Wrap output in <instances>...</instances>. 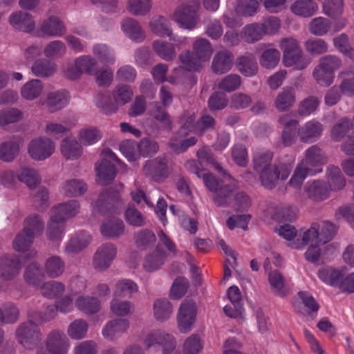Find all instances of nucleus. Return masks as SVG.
<instances>
[{
  "label": "nucleus",
  "mask_w": 354,
  "mask_h": 354,
  "mask_svg": "<svg viewBox=\"0 0 354 354\" xmlns=\"http://www.w3.org/2000/svg\"><path fill=\"white\" fill-rule=\"evenodd\" d=\"M280 47L283 52V63L286 67L295 66L297 70H304L310 64V59L304 55L299 43L292 37L281 39Z\"/></svg>",
  "instance_id": "nucleus-1"
},
{
  "label": "nucleus",
  "mask_w": 354,
  "mask_h": 354,
  "mask_svg": "<svg viewBox=\"0 0 354 354\" xmlns=\"http://www.w3.org/2000/svg\"><path fill=\"white\" fill-rule=\"evenodd\" d=\"M338 227L333 223L324 221L321 223L314 222L303 234L301 247L310 242L317 241V243L326 244L330 241L337 234Z\"/></svg>",
  "instance_id": "nucleus-2"
},
{
  "label": "nucleus",
  "mask_w": 354,
  "mask_h": 354,
  "mask_svg": "<svg viewBox=\"0 0 354 354\" xmlns=\"http://www.w3.org/2000/svg\"><path fill=\"white\" fill-rule=\"evenodd\" d=\"M16 337L18 342L25 348L31 349L41 341L42 334L39 326L30 320L21 324L17 327Z\"/></svg>",
  "instance_id": "nucleus-3"
},
{
  "label": "nucleus",
  "mask_w": 354,
  "mask_h": 354,
  "mask_svg": "<svg viewBox=\"0 0 354 354\" xmlns=\"http://www.w3.org/2000/svg\"><path fill=\"white\" fill-rule=\"evenodd\" d=\"M292 167L290 165L279 164L273 165L259 173L261 185L268 189L277 186L279 179L286 180L290 174Z\"/></svg>",
  "instance_id": "nucleus-4"
},
{
  "label": "nucleus",
  "mask_w": 354,
  "mask_h": 354,
  "mask_svg": "<svg viewBox=\"0 0 354 354\" xmlns=\"http://www.w3.org/2000/svg\"><path fill=\"white\" fill-rule=\"evenodd\" d=\"M46 346V349L39 348L37 354H66L68 348V340L64 333L53 330L48 335Z\"/></svg>",
  "instance_id": "nucleus-5"
},
{
  "label": "nucleus",
  "mask_w": 354,
  "mask_h": 354,
  "mask_svg": "<svg viewBox=\"0 0 354 354\" xmlns=\"http://www.w3.org/2000/svg\"><path fill=\"white\" fill-rule=\"evenodd\" d=\"M198 7V3L192 5L183 4L178 7L174 12L176 21L183 28L189 30L194 28L199 17L197 13Z\"/></svg>",
  "instance_id": "nucleus-6"
},
{
  "label": "nucleus",
  "mask_w": 354,
  "mask_h": 354,
  "mask_svg": "<svg viewBox=\"0 0 354 354\" xmlns=\"http://www.w3.org/2000/svg\"><path fill=\"white\" fill-rule=\"evenodd\" d=\"M22 263L19 256L8 254L0 257V277L5 281H10L19 274Z\"/></svg>",
  "instance_id": "nucleus-7"
},
{
  "label": "nucleus",
  "mask_w": 354,
  "mask_h": 354,
  "mask_svg": "<svg viewBox=\"0 0 354 354\" xmlns=\"http://www.w3.org/2000/svg\"><path fill=\"white\" fill-rule=\"evenodd\" d=\"M196 315V304L192 300H185L180 306L178 323L182 333H188L195 322Z\"/></svg>",
  "instance_id": "nucleus-8"
},
{
  "label": "nucleus",
  "mask_w": 354,
  "mask_h": 354,
  "mask_svg": "<svg viewBox=\"0 0 354 354\" xmlns=\"http://www.w3.org/2000/svg\"><path fill=\"white\" fill-rule=\"evenodd\" d=\"M28 153L35 160H43L50 157L55 150L52 140L40 138L32 140L28 145Z\"/></svg>",
  "instance_id": "nucleus-9"
},
{
  "label": "nucleus",
  "mask_w": 354,
  "mask_h": 354,
  "mask_svg": "<svg viewBox=\"0 0 354 354\" xmlns=\"http://www.w3.org/2000/svg\"><path fill=\"white\" fill-rule=\"evenodd\" d=\"M168 162L165 157H157L148 160L142 169L145 176L155 181H160L167 176Z\"/></svg>",
  "instance_id": "nucleus-10"
},
{
  "label": "nucleus",
  "mask_w": 354,
  "mask_h": 354,
  "mask_svg": "<svg viewBox=\"0 0 354 354\" xmlns=\"http://www.w3.org/2000/svg\"><path fill=\"white\" fill-rule=\"evenodd\" d=\"M117 253L116 247L110 243L101 245L93 256V266L99 270L107 269Z\"/></svg>",
  "instance_id": "nucleus-11"
},
{
  "label": "nucleus",
  "mask_w": 354,
  "mask_h": 354,
  "mask_svg": "<svg viewBox=\"0 0 354 354\" xmlns=\"http://www.w3.org/2000/svg\"><path fill=\"white\" fill-rule=\"evenodd\" d=\"M21 137L14 136L0 143V160L3 162H12L19 154L20 147L23 145Z\"/></svg>",
  "instance_id": "nucleus-12"
},
{
  "label": "nucleus",
  "mask_w": 354,
  "mask_h": 354,
  "mask_svg": "<svg viewBox=\"0 0 354 354\" xmlns=\"http://www.w3.org/2000/svg\"><path fill=\"white\" fill-rule=\"evenodd\" d=\"M145 344L147 348L155 345L161 346L164 354H170L176 346L171 335L160 331L149 335L145 339Z\"/></svg>",
  "instance_id": "nucleus-13"
},
{
  "label": "nucleus",
  "mask_w": 354,
  "mask_h": 354,
  "mask_svg": "<svg viewBox=\"0 0 354 354\" xmlns=\"http://www.w3.org/2000/svg\"><path fill=\"white\" fill-rule=\"evenodd\" d=\"M272 44H259L256 47L258 52L262 51L259 57L260 64L266 68H272L275 67L280 59V52L272 47Z\"/></svg>",
  "instance_id": "nucleus-14"
},
{
  "label": "nucleus",
  "mask_w": 354,
  "mask_h": 354,
  "mask_svg": "<svg viewBox=\"0 0 354 354\" xmlns=\"http://www.w3.org/2000/svg\"><path fill=\"white\" fill-rule=\"evenodd\" d=\"M120 201V192L114 188H109L100 194L96 205L102 214L106 212H114V206Z\"/></svg>",
  "instance_id": "nucleus-15"
},
{
  "label": "nucleus",
  "mask_w": 354,
  "mask_h": 354,
  "mask_svg": "<svg viewBox=\"0 0 354 354\" xmlns=\"http://www.w3.org/2000/svg\"><path fill=\"white\" fill-rule=\"evenodd\" d=\"M322 124L317 121H308L298 129V136L302 142H313L321 135Z\"/></svg>",
  "instance_id": "nucleus-16"
},
{
  "label": "nucleus",
  "mask_w": 354,
  "mask_h": 354,
  "mask_svg": "<svg viewBox=\"0 0 354 354\" xmlns=\"http://www.w3.org/2000/svg\"><path fill=\"white\" fill-rule=\"evenodd\" d=\"M296 101V91L292 86L283 87L274 100V106L279 111H289Z\"/></svg>",
  "instance_id": "nucleus-17"
},
{
  "label": "nucleus",
  "mask_w": 354,
  "mask_h": 354,
  "mask_svg": "<svg viewBox=\"0 0 354 354\" xmlns=\"http://www.w3.org/2000/svg\"><path fill=\"white\" fill-rule=\"evenodd\" d=\"M70 99L68 92L58 91L48 93L44 104L50 113L57 111L66 106Z\"/></svg>",
  "instance_id": "nucleus-18"
},
{
  "label": "nucleus",
  "mask_w": 354,
  "mask_h": 354,
  "mask_svg": "<svg viewBox=\"0 0 354 354\" xmlns=\"http://www.w3.org/2000/svg\"><path fill=\"white\" fill-rule=\"evenodd\" d=\"M236 186L234 183L223 184L213 194L212 200L218 207H228L233 201Z\"/></svg>",
  "instance_id": "nucleus-19"
},
{
  "label": "nucleus",
  "mask_w": 354,
  "mask_h": 354,
  "mask_svg": "<svg viewBox=\"0 0 354 354\" xmlns=\"http://www.w3.org/2000/svg\"><path fill=\"white\" fill-rule=\"evenodd\" d=\"M328 158L325 152L317 145L309 147L305 153V158L301 163H304L310 168L326 165Z\"/></svg>",
  "instance_id": "nucleus-20"
},
{
  "label": "nucleus",
  "mask_w": 354,
  "mask_h": 354,
  "mask_svg": "<svg viewBox=\"0 0 354 354\" xmlns=\"http://www.w3.org/2000/svg\"><path fill=\"white\" fill-rule=\"evenodd\" d=\"M150 30L159 37L167 36L169 40L176 41L177 39L173 35L169 21L163 16L153 17L149 22Z\"/></svg>",
  "instance_id": "nucleus-21"
},
{
  "label": "nucleus",
  "mask_w": 354,
  "mask_h": 354,
  "mask_svg": "<svg viewBox=\"0 0 354 354\" xmlns=\"http://www.w3.org/2000/svg\"><path fill=\"white\" fill-rule=\"evenodd\" d=\"M232 63V53L227 50H221L215 55L212 68L215 73L223 74L230 70Z\"/></svg>",
  "instance_id": "nucleus-22"
},
{
  "label": "nucleus",
  "mask_w": 354,
  "mask_h": 354,
  "mask_svg": "<svg viewBox=\"0 0 354 354\" xmlns=\"http://www.w3.org/2000/svg\"><path fill=\"white\" fill-rule=\"evenodd\" d=\"M238 71L245 77H252L258 72V64L254 56L251 53H245L236 59Z\"/></svg>",
  "instance_id": "nucleus-23"
},
{
  "label": "nucleus",
  "mask_w": 354,
  "mask_h": 354,
  "mask_svg": "<svg viewBox=\"0 0 354 354\" xmlns=\"http://www.w3.org/2000/svg\"><path fill=\"white\" fill-rule=\"evenodd\" d=\"M60 149L62 154L67 160H76L82 154L81 144L73 138L67 137L63 139Z\"/></svg>",
  "instance_id": "nucleus-24"
},
{
  "label": "nucleus",
  "mask_w": 354,
  "mask_h": 354,
  "mask_svg": "<svg viewBox=\"0 0 354 354\" xmlns=\"http://www.w3.org/2000/svg\"><path fill=\"white\" fill-rule=\"evenodd\" d=\"M41 30L50 37L62 36L66 33V28L58 17L50 16L42 22Z\"/></svg>",
  "instance_id": "nucleus-25"
},
{
  "label": "nucleus",
  "mask_w": 354,
  "mask_h": 354,
  "mask_svg": "<svg viewBox=\"0 0 354 354\" xmlns=\"http://www.w3.org/2000/svg\"><path fill=\"white\" fill-rule=\"evenodd\" d=\"M129 326V322L127 319H115L107 323L103 329V335L106 338L113 340L126 332Z\"/></svg>",
  "instance_id": "nucleus-26"
},
{
  "label": "nucleus",
  "mask_w": 354,
  "mask_h": 354,
  "mask_svg": "<svg viewBox=\"0 0 354 354\" xmlns=\"http://www.w3.org/2000/svg\"><path fill=\"white\" fill-rule=\"evenodd\" d=\"M122 28L133 41L141 42L145 38V34L139 22L133 18H127L122 22Z\"/></svg>",
  "instance_id": "nucleus-27"
},
{
  "label": "nucleus",
  "mask_w": 354,
  "mask_h": 354,
  "mask_svg": "<svg viewBox=\"0 0 354 354\" xmlns=\"http://www.w3.org/2000/svg\"><path fill=\"white\" fill-rule=\"evenodd\" d=\"M9 21L17 29L24 32H30L35 28L32 16L23 11H19L10 15Z\"/></svg>",
  "instance_id": "nucleus-28"
},
{
  "label": "nucleus",
  "mask_w": 354,
  "mask_h": 354,
  "mask_svg": "<svg viewBox=\"0 0 354 354\" xmlns=\"http://www.w3.org/2000/svg\"><path fill=\"white\" fill-rule=\"evenodd\" d=\"M100 232L106 238L117 239L124 234V224L119 218L110 219L101 225Z\"/></svg>",
  "instance_id": "nucleus-29"
},
{
  "label": "nucleus",
  "mask_w": 354,
  "mask_h": 354,
  "mask_svg": "<svg viewBox=\"0 0 354 354\" xmlns=\"http://www.w3.org/2000/svg\"><path fill=\"white\" fill-rule=\"evenodd\" d=\"M64 221L62 216L53 212L46 230L47 236L50 241H56L62 238L64 232Z\"/></svg>",
  "instance_id": "nucleus-30"
},
{
  "label": "nucleus",
  "mask_w": 354,
  "mask_h": 354,
  "mask_svg": "<svg viewBox=\"0 0 354 354\" xmlns=\"http://www.w3.org/2000/svg\"><path fill=\"white\" fill-rule=\"evenodd\" d=\"M306 191L308 197L315 201L325 200L328 196V186L322 180L308 183L306 185Z\"/></svg>",
  "instance_id": "nucleus-31"
},
{
  "label": "nucleus",
  "mask_w": 354,
  "mask_h": 354,
  "mask_svg": "<svg viewBox=\"0 0 354 354\" xmlns=\"http://www.w3.org/2000/svg\"><path fill=\"white\" fill-rule=\"evenodd\" d=\"M290 10L298 16L309 17L317 12L318 6L313 0H297L291 5Z\"/></svg>",
  "instance_id": "nucleus-32"
},
{
  "label": "nucleus",
  "mask_w": 354,
  "mask_h": 354,
  "mask_svg": "<svg viewBox=\"0 0 354 354\" xmlns=\"http://www.w3.org/2000/svg\"><path fill=\"white\" fill-rule=\"evenodd\" d=\"M57 64L47 59H39L32 66V73L41 77H48L57 71Z\"/></svg>",
  "instance_id": "nucleus-33"
},
{
  "label": "nucleus",
  "mask_w": 354,
  "mask_h": 354,
  "mask_svg": "<svg viewBox=\"0 0 354 354\" xmlns=\"http://www.w3.org/2000/svg\"><path fill=\"white\" fill-rule=\"evenodd\" d=\"M260 3L258 0H236L234 11L238 16L250 17L259 10Z\"/></svg>",
  "instance_id": "nucleus-34"
},
{
  "label": "nucleus",
  "mask_w": 354,
  "mask_h": 354,
  "mask_svg": "<svg viewBox=\"0 0 354 354\" xmlns=\"http://www.w3.org/2000/svg\"><path fill=\"white\" fill-rule=\"evenodd\" d=\"M151 114L160 124L161 128L167 131L172 130V121L168 113L158 102L152 103Z\"/></svg>",
  "instance_id": "nucleus-35"
},
{
  "label": "nucleus",
  "mask_w": 354,
  "mask_h": 354,
  "mask_svg": "<svg viewBox=\"0 0 354 354\" xmlns=\"http://www.w3.org/2000/svg\"><path fill=\"white\" fill-rule=\"evenodd\" d=\"M96 172L100 180L104 184L111 183L116 175L115 165L106 158L102 160L99 165H96Z\"/></svg>",
  "instance_id": "nucleus-36"
},
{
  "label": "nucleus",
  "mask_w": 354,
  "mask_h": 354,
  "mask_svg": "<svg viewBox=\"0 0 354 354\" xmlns=\"http://www.w3.org/2000/svg\"><path fill=\"white\" fill-rule=\"evenodd\" d=\"M156 54L165 61H172L176 56L174 44L166 41L156 40L152 44Z\"/></svg>",
  "instance_id": "nucleus-37"
},
{
  "label": "nucleus",
  "mask_w": 354,
  "mask_h": 354,
  "mask_svg": "<svg viewBox=\"0 0 354 354\" xmlns=\"http://www.w3.org/2000/svg\"><path fill=\"white\" fill-rule=\"evenodd\" d=\"M24 277L27 283L33 286H38L44 278L41 268L36 263H31L25 269Z\"/></svg>",
  "instance_id": "nucleus-38"
},
{
  "label": "nucleus",
  "mask_w": 354,
  "mask_h": 354,
  "mask_svg": "<svg viewBox=\"0 0 354 354\" xmlns=\"http://www.w3.org/2000/svg\"><path fill=\"white\" fill-rule=\"evenodd\" d=\"M44 222L37 214L30 215L24 220L23 230L30 233L35 238L39 236L44 231Z\"/></svg>",
  "instance_id": "nucleus-39"
},
{
  "label": "nucleus",
  "mask_w": 354,
  "mask_h": 354,
  "mask_svg": "<svg viewBox=\"0 0 354 354\" xmlns=\"http://www.w3.org/2000/svg\"><path fill=\"white\" fill-rule=\"evenodd\" d=\"M76 305L79 310L88 315L97 313L100 309V303L95 297H79L76 300Z\"/></svg>",
  "instance_id": "nucleus-40"
},
{
  "label": "nucleus",
  "mask_w": 354,
  "mask_h": 354,
  "mask_svg": "<svg viewBox=\"0 0 354 354\" xmlns=\"http://www.w3.org/2000/svg\"><path fill=\"white\" fill-rule=\"evenodd\" d=\"M321 171L322 169L316 170L304 165V163H300L295 170V172L289 181V184L292 187L299 188L307 176H311L316 172H319Z\"/></svg>",
  "instance_id": "nucleus-41"
},
{
  "label": "nucleus",
  "mask_w": 354,
  "mask_h": 354,
  "mask_svg": "<svg viewBox=\"0 0 354 354\" xmlns=\"http://www.w3.org/2000/svg\"><path fill=\"white\" fill-rule=\"evenodd\" d=\"M62 189L66 196L77 197L86 192L87 186L82 180L71 179L64 183Z\"/></svg>",
  "instance_id": "nucleus-42"
},
{
  "label": "nucleus",
  "mask_w": 354,
  "mask_h": 354,
  "mask_svg": "<svg viewBox=\"0 0 354 354\" xmlns=\"http://www.w3.org/2000/svg\"><path fill=\"white\" fill-rule=\"evenodd\" d=\"M43 84L39 80H32L26 82L21 89L22 97L28 100L38 97L43 91Z\"/></svg>",
  "instance_id": "nucleus-43"
},
{
  "label": "nucleus",
  "mask_w": 354,
  "mask_h": 354,
  "mask_svg": "<svg viewBox=\"0 0 354 354\" xmlns=\"http://www.w3.org/2000/svg\"><path fill=\"white\" fill-rule=\"evenodd\" d=\"M213 52L210 42L205 38L198 39L193 44V53L201 60H209Z\"/></svg>",
  "instance_id": "nucleus-44"
},
{
  "label": "nucleus",
  "mask_w": 354,
  "mask_h": 354,
  "mask_svg": "<svg viewBox=\"0 0 354 354\" xmlns=\"http://www.w3.org/2000/svg\"><path fill=\"white\" fill-rule=\"evenodd\" d=\"M80 209V204L77 200H70L66 203H61L52 209L54 214L62 216L63 219L75 216Z\"/></svg>",
  "instance_id": "nucleus-45"
},
{
  "label": "nucleus",
  "mask_w": 354,
  "mask_h": 354,
  "mask_svg": "<svg viewBox=\"0 0 354 354\" xmlns=\"http://www.w3.org/2000/svg\"><path fill=\"white\" fill-rule=\"evenodd\" d=\"M64 262L57 256H53L46 261L45 271L49 277L56 278L59 277L64 272Z\"/></svg>",
  "instance_id": "nucleus-46"
},
{
  "label": "nucleus",
  "mask_w": 354,
  "mask_h": 354,
  "mask_svg": "<svg viewBox=\"0 0 354 354\" xmlns=\"http://www.w3.org/2000/svg\"><path fill=\"white\" fill-rule=\"evenodd\" d=\"M66 53V46L59 40H54L46 44L44 49V54L48 59H59L64 56Z\"/></svg>",
  "instance_id": "nucleus-47"
},
{
  "label": "nucleus",
  "mask_w": 354,
  "mask_h": 354,
  "mask_svg": "<svg viewBox=\"0 0 354 354\" xmlns=\"http://www.w3.org/2000/svg\"><path fill=\"white\" fill-rule=\"evenodd\" d=\"M151 6V0H129L127 9L134 16H144L150 12Z\"/></svg>",
  "instance_id": "nucleus-48"
},
{
  "label": "nucleus",
  "mask_w": 354,
  "mask_h": 354,
  "mask_svg": "<svg viewBox=\"0 0 354 354\" xmlns=\"http://www.w3.org/2000/svg\"><path fill=\"white\" fill-rule=\"evenodd\" d=\"M17 178L26 183L30 189L36 187L41 182V178L37 171L32 168H21L17 174Z\"/></svg>",
  "instance_id": "nucleus-49"
},
{
  "label": "nucleus",
  "mask_w": 354,
  "mask_h": 354,
  "mask_svg": "<svg viewBox=\"0 0 354 354\" xmlns=\"http://www.w3.org/2000/svg\"><path fill=\"white\" fill-rule=\"evenodd\" d=\"M331 27L330 21L324 17H315L311 20L308 25L310 32L315 36L326 35Z\"/></svg>",
  "instance_id": "nucleus-50"
},
{
  "label": "nucleus",
  "mask_w": 354,
  "mask_h": 354,
  "mask_svg": "<svg viewBox=\"0 0 354 354\" xmlns=\"http://www.w3.org/2000/svg\"><path fill=\"white\" fill-rule=\"evenodd\" d=\"M23 118V113L14 107L0 110V127H4L10 124L15 123Z\"/></svg>",
  "instance_id": "nucleus-51"
},
{
  "label": "nucleus",
  "mask_w": 354,
  "mask_h": 354,
  "mask_svg": "<svg viewBox=\"0 0 354 354\" xmlns=\"http://www.w3.org/2000/svg\"><path fill=\"white\" fill-rule=\"evenodd\" d=\"M32 203L38 211H44L49 206V192L45 187H39L32 194Z\"/></svg>",
  "instance_id": "nucleus-52"
},
{
  "label": "nucleus",
  "mask_w": 354,
  "mask_h": 354,
  "mask_svg": "<svg viewBox=\"0 0 354 354\" xmlns=\"http://www.w3.org/2000/svg\"><path fill=\"white\" fill-rule=\"evenodd\" d=\"M153 313L158 320L164 322L169 318L172 313V306L167 299H157L153 304Z\"/></svg>",
  "instance_id": "nucleus-53"
},
{
  "label": "nucleus",
  "mask_w": 354,
  "mask_h": 354,
  "mask_svg": "<svg viewBox=\"0 0 354 354\" xmlns=\"http://www.w3.org/2000/svg\"><path fill=\"white\" fill-rule=\"evenodd\" d=\"M304 48L311 55H319L328 51V44L322 39L311 37L304 42Z\"/></svg>",
  "instance_id": "nucleus-54"
},
{
  "label": "nucleus",
  "mask_w": 354,
  "mask_h": 354,
  "mask_svg": "<svg viewBox=\"0 0 354 354\" xmlns=\"http://www.w3.org/2000/svg\"><path fill=\"white\" fill-rule=\"evenodd\" d=\"M35 237L23 229L19 232L12 242L15 251L24 252L29 249L33 243Z\"/></svg>",
  "instance_id": "nucleus-55"
},
{
  "label": "nucleus",
  "mask_w": 354,
  "mask_h": 354,
  "mask_svg": "<svg viewBox=\"0 0 354 354\" xmlns=\"http://www.w3.org/2000/svg\"><path fill=\"white\" fill-rule=\"evenodd\" d=\"M243 34L245 40L248 43L256 42L266 35L259 23H252L247 25L243 30Z\"/></svg>",
  "instance_id": "nucleus-56"
},
{
  "label": "nucleus",
  "mask_w": 354,
  "mask_h": 354,
  "mask_svg": "<svg viewBox=\"0 0 354 354\" xmlns=\"http://www.w3.org/2000/svg\"><path fill=\"white\" fill-rule=\"evenodd\" d=\"M160 244L157 245L156 252L147 255L143 264L144 268L148 272H153L158 269L163 263L165 255L160 251Z\"/></svg>",
  "instance_id": "nucleus-57"
},
{
  "label": "nucleus",
  "mask_w": 354,
  "mask_h": 354,
  "mask_svg": "<svg viewBox=\"0 0 354 354\" xmlns=\"http://www.w3.org/2000/svg\"><path fill=\"white\" fill-rule=\"evenodd\" d=\"M179 59L181 67L187 71H198L201 66V60L193 52H183L180 54Z\"/></svg>",
  "instance_id": "nucleus-58"
},
{
  "label": "nucleus",
  "mask_w": 354,
  "mask_h": 354,
  "mask_svg": "<svg viewBox=\"0 0 354 354\" xmlns=\"http://www.w3.org/2000/svg\"><path fill=\"white\" fill-rule=\"evenodd\" d=\"M138 286L135 282L129 279H123L116 283L114 296L130 297L133 293L138 291Z\"/></svg>",
  "instance_id": "nucleus-59"
},
{
  "label": "nucleus",
  "mask_w": 354,
  "mask_h": 354,
  "mask_svg": "<svg viewBox=\"0 0 354 354\" xmlns=\"http://www.w3.org/2000/svg\"><path fill=\"white\" fill-rule=\"evenodd\" d=\"M351 127L352 122L348 118H344L339 120L331 129L332 139L336 142L340 141Z\"/></svg>",
  "instance_id": "nucleus-60"
},
{
  "label": "nucleus",
  "mask_w": 354,
  "mask_h": 354,
  "mask_svg": "<svg viewBox=\"0 0 354 354\" xmlns=\"http://www.w3.org/2000/svg\"><path fill=\"white\" fill-rule=\"evenodd\" d=\"M272 153L270 151L257 153L253 158L254 169L257 172L261 173L262 171L272 167Z\"/></svg>",
  "instance_id": "nucleus-61"
},
{
  "label": "nucleus",
  "mask_w": 354,
  "mask_h": 354,
  "mask_svg": "<svg viewBox=\"0 0 354 354\" xmlns=\"http://www.w3.org/2000/svg\"><path fill=\"white\" fill-rule=\"evenodd\" d=\"M88 330V324L82 319L73 322L68 329V335L74 339H80L86 336Z\"/></svg>",
  "instance_id": "nucleus-62"
},
{
  "label": "nucleus",
  "mask_w": 354,
  "mask_h": 354,
  "mask_svg": "<svg viewBox=\"0 0 354 354\" xmlns=\"http://www.w3.org/2000/svg\"><path fill=\"white\" fill-rule=\"evenodd\" d=\"M269 283L270 284L272 292L279 296L285 297L286 295L284 290L283 279L281 273L278 270H274L269 273Z\"/></svg>",
  "instance_id": "nucleus-63"
},
{
  "label": "nucleus",
  "mask_w": 354,
  "mask_h": 354,
  "mask_svg": "<svg viewBox=\"0 0 354 354\" xmlns=\"http://www.w3.org/2000/svg\"><path fill=\"white\" fill-rule=\"evenodd\" d=\"M241 84V77L237 74H230L223 77L218 84V88L225 92H232Z\"/></svg>",
  "instance_id": "nucleus-64"
}]
</instances>
